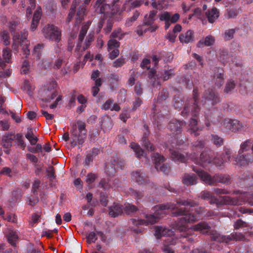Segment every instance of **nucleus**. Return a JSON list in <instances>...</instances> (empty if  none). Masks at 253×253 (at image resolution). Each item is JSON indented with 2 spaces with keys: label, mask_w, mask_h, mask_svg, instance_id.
Listing matches in <instances>:
<instances>
[{
  "label": "nucleus",
  "mask_w": 253,
  "mask_h": 253,
  "mask_svg": "<svg viewBox=\"0 0 253 253\" xmlns=\"http://www.w3.org/2000/svg\"><path fill=\"white\" fill-rule=\"evenodd\" d=\"M183 125L182 122H179L177 120L172 121L169 124V128L173 132L177 134L181 131V127Z\"/></svg>",
  "instance_id": "aec40b11"
},
{
  "label": "nucleus",
  "mask_w": 253,
  "mask_h": 253,
  "mask_svg": "<svg viewBox=\"0 0 253 253\" xmlns=\"http://www.w3.org/2000/svg\"><path fill=\"white\" fill-rule=\"evenodd\" d=\"M214 38L212 36H208L205 39L200 40L199 42L200 45L204 44L206 46H210L213 44L214 42Z\"/></svg>",
  "instance_id": "473e14b6"
},
{
  "label": "nucleus",
  "mask_w": 253,
  "mask_h": 253,
  "mask_svg": "<svg viewBox=\"0 0 253 253\" xmlns=\"http://www.w3.org/2000/svg\"><path fill=\"white\" fill-rule=\"evenodd\" d=\"M179 149L180 148L178 146H176L175 149H169L171 158L175 162L185 163L187 160L188 155L185 156L181 154L179 151Z\"/></svg>",
  "instance_id": "f8f14e48"
},
{
  "label": "nucleus",
  "mask_w": 253,
  "mask_h": 253,
  "mask_svg": "<svg viewBox=\"0 0 253 253\" xmlns=\"http://www.w3.org/2000/svg\"><path fill=\"white\" fill-rule=\"evenodd\" d=\"M120 0H113L111 5L108 4L99 5V12L103 13L108 17L117 14L120 15L125 10V6L129 2V0H126L123 5L120 3Z\"/></svg>",
  "instance_id": "20e7f679"
},
{
  "label": "nucleus",
  "mask_w": 253,
  "mask_h": 253,
  "mask_svg": "<svg viewBox=\"0 0 253 253\" xmlns=\"http://www.w3.org/2000/svg\"><path fill=\"white\" fill-rule=\"evenodd\" d=\"M232 153V151L230 149L225 148L220 158H217L212 151H206L202 153L199 159L195 158L194 155H193L191 156V159L195 164L203 167H207L211 163L215 164L216 166H220L224 163L230 161Z\"/></svg>",
  "instance_id": "f03ea898"
},
{
  "label": "nucleus",
  "mask_w": 253,
  "mask_h": 253,
  "mask_svg": "<svg viewBox=\"0 0 253 253\" xmlns=\"http://www.w3.org/2000/svg\"><path fill=\"white\" fill-rule=\"evenodd\" d=\"M70 132L72 139L71 144L73 147L77 144L82 145L84 143L85 136L80 133H78L76 125L74 126V128L71 130Z\"/></svg>",
  "instance_id": "9d476101"
},
{
  "label": "nucleus",
  "mask_w": 253,
  "mask_h": 253,
  "mask_svg": "<svg viewBox=\"0 0 253 253\" xmlns=\"http://www.w3.org/2000/svg\"><path fill=\"white\" fill-rule=\"evenodd\" d=\"M181 42L188 43L194 41V33L191 30H188L186 32L181 34L179 36Z\"/></svg>",
  "instance_id": "6ab92c4d"
},
{
  "label": "nucleus",
  "mask_w": 253,
  "mask_h": 253,
  "mask_svg": "<svg viewBox=\"0 0 253 253\" xmlns=\"http://www.w3.org/2000/svg\"><path fill=\"white\" fill-rule=\"evenodd\" d=\"M85 11L86 9L84 6H81L80 7L77 14L75 26L80 24L83 20L85 15Z\"/></svg>",
  "instance_id": "7c9ffc66"
},
{
  "label": "nucleus",
  "mask_w": 253,
  "mask_h": 253,
  "mask_svg": "<svg viewBox=\"0 0 253 253\" xmlns=\"http://www.w3.org/2000/svg\"><path fill=\"white\" fill-rule=\"evenodd\" d=\"M164 158L158 153L154 154L153 156V161L155 164V168L158 171L163 172L165 174H167L169 171L170 168L167 165L163 164Z\"/></svg>",
  "instance_id": "6e6552de"
},
{
  "label": "nucleus",
  "mask_w": 253,
  "mask_h": 253,
  "mask_svg": "<svg viewBox=\"0 0 253 253\" xmlns=\"http://www.w3.org/2000/svg\"><path fill=\"white\" fill-rule=\"evenodd\" d=\"M104 24H105V27L104 28L105 34H108L111 31L113 26V21L111 19L106 20H102L99 23V27H103Z\"/></svg>",
  "instance_id": "a878e982"
},
{
  "label": "nucleus",
  "mask_w": 253,
  "mask_h": 253,
  "mask_svg": "<svg viewBox=\"0 0 253 253\" xmlns=\"http://www.w3.org/2000/svg\"><path fill=\"white\" fill-rule=\"evenodd\" d=\"M212 140L215 145H221L223 142V139L216 135H212Z\"/></svg>",
  "instance_id": "774afa93"
},
{
  "label": "nucleus",
  "mask_w": 253,
  "mask_h": 253,
  "mask_svg": "<svg viewBox=\"0 0 253 253\" xmlns=\"http://www.w3.org/2000/svg\"><path fill=\"white\" fill-rule=\"evenodd\" d=\"M235 164L241 166H246L253 163V158L250 154L238 155L234 158Z\"/></svg>",
  "instance_id": "ddd939ff"
},
{
  "label": "nucleus",
  "mask_w": 253,
  "mask_h": 253,
  "mask_svg": "<svg viewBox=\"0 0 253 253\" xmlns=\"http://www.w3.org/2000/svg\"><path fill=\"white\" fill-rule=\"evenodd\" d=\"M234 120L230 119H225L223 121V125L228 129L232 131V128L233 127Z\"/></svg>",
  "instance_id": "4d7b16f0"
},
{
  "label": "nucleus",
  "mask_w": 253,
  "mask_h": 253,
  "mask_svg": "<svg viewBox=\"0 0 253 253\" xmlns=\"http://www.w3.org/2000/svg\"><path fill=\"white\" fill-rule=\"evenodd\" d=\"M157 11L156 10H152L150 11L149 15L145 16V22L149 25H151L153 22L155 20V16Z\"/></svg>",
  "instance_id": "72a5a7b5"
},
{
  "label": "nucleus",
  "mask_w": 253,
  "mask_h": 253,
  "mask_svg": "<svg viewBox=\"0 0 253 253\" xmlns=\"http://www.w3.org/2000/svg\"><path fill=\"white\" fill-rule=\"evenodd\" d=\"M126 34V33H123L121 29H118L113 31L111 35V37L121 40Z\"/></svg>",
  "instance_id": "79ce46f5"
},
{
  "label": "nucleus",
  "mask_w": 253,
  "mask_h": 253,
  "mask_svg": "<svg viewBox=\"0 0 253 253\" xmlns=\"http://www.w3.org/2000/svg\"><path fill=\"white\" fill-rule=\"evenodd\" d=\"M176 243V240L174 239H172L169 238L167 239L166 243L165 244L164 248L163 249V251L165 253H174V252L170 249L169 247L167 246L168 245H174Z\"/></svg>",
  "instance_id": "f704fd0d"
},
{
  "label": "nucleus",
  "mask_w": 253,
  "mask_h": 253,
  "mask_svg": "<svg viewBox=\"0 0 253 253\" xmlns=\"http://www.w3.org/2000/svg\"><path fill=\"white\" fill-rule=\"evenodd\" d=\"M20 20L18 18H14L10 22L9 27L13 34V44L14 49L17 50L19 46H21L24 55L27 57L30 54L29 42L27 40V32L23 31L20 33H16L14 30L18 29L20 27Z\"/></svg>",
  "instance_id": "7ed1b4c3"
},
{
  "label": "nucleus",
  "mask_w": 253,
  "mask_h": 253,
  "mask_svg": "<svg viewBox=\"0 0 253 253\" xmlns=\"http://www.w3.org/2000/svg\"><path fill=\"white\" fill-rule=\"evenodd\" d=\"M176 37V35L173 33L172 32H169L166 36L165 38L171 42H174L175 41V39Z\"/></svg>",
  "instance_id": "e2e57ef3"
},
{
  "label": "nucleus",
  "mask_w": 253,
  "mask_h": 253,
  "mask_svg": "<svg viewBox=\"0 0 253 253\" xmlns=\"http://www.w3.org/2000/svg\"><path fill=\"white\" fill-rule=\"evenodd\" d=\"M78 127L80 133L81 134H83L85 136L86 135V130L85 129V124L82 122H78Z\"/></svg>",
  "instance_id": "bf43d9fd"
},
{
  "label": "nucleus",
  "mask_w": 253,
  "mask_h": 253,
  "mask_svg": "<svg viewBox=\"0 0 253 253\" xmlns=\"http://www.w3.org/2000/svg\"><path fill=\"white\" fill-rule=\"evenodd\" d=\"M2 56L6 63L9 62L11 57V50L7 47L4 48L3 50Z\"/></svg>",
  "instance_id": "49530a36"
},
{
  "label": "nucleus",
  "mask_w": 253,
  "mask_h": 253,
  "mask_svg": "<svg viewBox=\"0 0 253 253\" xmlns=\"http://www.w3.org/2000/svg\"><path fill=\"white\" fill-rule=\"evenodd\" d=\"M210 226L205 222H201L193 226V229L195 231H200L203 233H207L209 229Z\"/></svg>",
  "instance_id": "bb28decb"
},
{
  "label": "nucleus",
  "mask_w": 253,
  "mask_h": 253,
  "mask_svg": "<svg viewBox=\"0 0 253 253\" xmlns=\"http://www.w3.org/2000/svg\"><path fill=\"white\" fill-rule=\"evenodd\" d=\"M233 125L232 131H241L245 129V126L238 120H234Z\"/></svg>",
  "instance_id": "c9c22d12"
},
{
  "label": "nucleus",
  "mask_w": 253,
  "mask_h": 253,
  "mask_svg": "<svg viewBox=\"0 0 253 253\" xmlns=\"http://www.w3.org/2000/svg\"><path fill=\"white\" fill-rule=\"evenodd\" d=\"M87 242L89 244H91L95 242L97 240V237L95 233L93 232H90L86 236Z\"/></svg>",
  "instance_id": "13d9d810"
},
{
  "label": "nucleus",
  "mask_w": 253,
  "mask_h": 253,
  "mask_svg": "<svg viewBox=\"0 0 253 253\" xmlns=\"http://www.w3.org/2000/svg\"><path fill=\"white\" fill-rule=\"evenodd\" d=\"M197 90L194 89L193 90V98L194 99V103L192 106V109H191V114L193 116H196L199 112V109L198 106V102L197 99Z\"/></svg>",
  "instance_id": "2f4dec72"
},
{
  "label": "nucleus",
  "mask_w": 253,
  "mask_h": 253,
  "mask_svg": "<svg viewBox=\"0 0 253 253\" xmlns=\"http://www.w3.org/2000/svg\"><path fill=\"white\" fill-rule=\"evenodd\" d=\"M194 170L197 173L201 179L207 184L212 185L218 182L220 183H226L229 180V176L228 175L215 174L211 177L207 172L202 170Z\"/></svg>",
  "instance_id": "39448f33"
},
{
  "label": "nucleus",
  "mask_w": 253,
  "mask_h": 253,
  "mask_svg": "<svg viewBox=\"0 0 253 253\" xmlns=\"http://www.w3.org/2000/svg\"><path fill=\"white\" fill-rule=\"evenodd\" d=\"M149 26L146 22H144V24L137 26L135 30L136 33L139 36H141L143 33L147 31V27Z\"/></svg>",
  "instance_id": "c03bdc74"
},
{
  "label": "nucleus",
  "mask_w": 253,
  "mask_h": 253,
  "mask_svg": "<svg viewBox=\"0 0 253 253\" xmlns=\"http://www.w3.org/2000/svg\"><path fill=\"white\" fill-rule=\"evenodd\" d=\"M220 202L223 204L230 205H237L240 204L238 200L229 196H222L220 197Z\"/></svg>",
  "instance_id": "393cba45"
},
{
  "label": "nucleus",
  "mask_w": 253,
  "mask_h": 253,
  "mask_svg": "<svg viewBox=\"0 0 253 253\" xmlns=\"http://www.w3.org/2000/svg\"><path fill=\"white\" fill-rule=\"evenodd\" d=\"M234 226L235 229H239L241 228L248 227V225L246 222L242 221V220L238 219L235 222Z\"/></svg>",
  "instance_id": "5fc2aeb1"
},
{
  "label": "nucleus",
  "mask_w": 253,
  "mask_h": 253,
  "mask_svg": "<svg viewBox=\"0 0 253 253\" xmlns=\"http://www.w3.org/2000/svg\"><path fill=\"white\" fill-rule=\"evenodd\" d=\"M43 48V44H38L34 48V53L36 55L37 57L40 59V54Z\"/></svg>",
  "instance_id": "6e6d98bb"
},
{
  "label": "nucleus",
  "mask_w": 253,
  "mask_h": 253,
  "mask_svg": "<svg viewBox=\"0 0 253 253\" xmlns=\"http://www.w3.org/2000/svg\"><path fill=\"white\" fill-rule=\"evenodd\" d=\"M208 105H214L220 101L218 94L213 90H208L204 94V99L203 100Z\"/></svg>",
  "instance_id": "9b49d317"
},
{
  "label": "nucleus",
  "mask_w": 253,
  "mask_h": 253,
  "mask_svg": "<svg viewBox=\"0 0 253 253\" xmlns=\"http://www.w3.org/2000/svg\"><path fill=\"white\" fill-rule=\"evenodd\" d=\"M96 175L95 174L90 173L86 177V182L88 184H90L95 180Z\"/></svg>",
  "instance_id": "69168bd1"
},
{
  "label": "nucleus",
  "mask_w": 253,
  "mask_h": 253,
  "mask_svg": "<svg viewBox=\"0 0 253 253\" xmlns=\"http://www.w3.org/2000/svg\"><path fill=\"white\" fill-rule=\"evenodd\" d=\"M77 5V2L76 1V0H74L73 1L72 4L71 5L68 17L66 20L67 23L70 22L71 20L72 19L73 16L74 15V13L76 11V8Z\"/></svg>",
  "instance_id": "4c0bfd02"
},
{
  "label": "nucleus",
  "mask_w": 253,
  "mask_h": 253,
  "mask_svg": "<svg viewBox=\"0 0 253 253\" xmlns=\"http://www.w3.org/2000/svg\"><path fill=\"white\" fill-rule=\"evenodd\" d=\"M157 212L154 214H147L145 215V219L132 218L131 221L134 225H146L153 224L158 222L159 219L163 213V211L171 209L173 210L172 214L174 216L183 215V217L178 218L175 228L180 231H185L186 227L185 224L187 223L193 222L197 220V217L195 215L189 213L187 208H177L176 206L172 203L157 206Z\"/></svg>",
  "instance_id": "f257e3e1"
},
{
  "label": "nucleus",
  "mask_w": 253,
  "mask_h": 253,
  "mask_svg": "<svg viewBox=\"0 0 253 253\" xmlns=\"http://www.w3.org/2000/svg\"><path fill=\"white\" fill-rule=\"evenodd\" d=\"M132 177L133 180H135L137 182L142 183L143 181V175L142 173L139 171H135L133 172Z\"/></svg>",
  "instance_id": "de8ad7c7"
},
{
  "label": "nucleus",
  "mask_w": 253,
  "mask_h": 253,
  "mask_svg": "<svg viewBox=\"0 0 253 253\" xmlns=\"http://www.w3.org/2000/svg\"><path fill=\"white\" fill-rule=\"evenodd\" d=\"M238 14V11L236 9H228L225 13V17L227 18H232L235 17Z\"/></svg>",
  "instance_id": "864d4df0"
},
{
  "label": "nucleus",
  "mask_w": 253,
  "mask_h": 253,
  "mask_svg": "<svg viewBox=\"0 0 253 253\" xmlns=\"http://www.w3.org/2000/svg\"><path fill=\"white\" fill-rule=\"evenodd\" d=\"M14 140V134L12 133H6L3 135L2 139V143L4 151L6 154H9V148L12 145V141Z\"/></svg>",
  "instance_id": "dca6fc26"
},
{
  "label": "nucleus",
  "mask_w": 253,
  "mask_h": 253,
  "mask_svg": "<svg viewBox=\"0 0 253 253\" xmlns=\"http://www.w3.org/2000/svg\"><path fill=\"white\" fill-rule=\"evenodd\" d=\"M173 231L163 226H156L155 228V236L159 239L162 236H171L173 235Z\"/></svg>",
  "instance_id": "4468645a"
},
{
  "label": "nucleus",
  "mask_w": 253,
  "mask_h": 253,
  "mask_svg": "<svg viewBox=\"0 0 253 253\" xmlns=\"http://www.w3.org/2000/svg\"><path fill=\"white\" fill-rule=\"evenodd\" d=\"M202 129L197 126V121L195 119H191L189 125L188 132L192 135L196 136L200 134Z\"/></svg>",
  "instance_id": "a211bd4d"
},
{
  "label": "nucleus",
  "mask_w": 253,
  "mask_h": 253,
  "mask_svg": "<svg viewBox=\"0 0 253 253\" xmlns=\"http://www.w3.org/2000/svg\"><path fill=\"white\" fill-rule=\"evenodd\" d=\"M170 15V13L167 11L162 13L159 15L160 19L161 21H165V29H168L170 25V23L169 22Z\"/></svg>",
  "instance_id": "c756f323"
},
{
  "label": "nucleus",
  "mask_w": 253,
  "mask_h": 253,
  "mask_svg": "<svg viewBox=\"0 0 253 253\" xmlns=\"http://www.w3.org/2000/svg\"><path fill=\"white\" fill-rule=\"evenodd\" d=\"M88 27V25H84L82 27V29L80 32V34L79 36V40L80 42H82L83 40H84V37L85 35H86V32L87 31Z\"/></svg>",
  "instance_id": "603ef678"
},
{
  "label": "nucleus",
  "mask_w": 253,
  "mask_h": 253,
  "mask_svg": "<svg viewBox=\"0 0 253 253\" xmlns=\"http://www.w3.org/2000/svg\"><path fill=\"white\" fill-rule=\"evenodd\" d=\"M183 182L185 185H194L197 182V178L194 174H186L183 178Z\"/></svg>",
  "instance_id": "b1692460"
},
{
  "label": "nucleus",
  "mask_w": 253,
  "mask_h": 253,
  "mask_svg": "<svg viewBox=\"0 0 253 253\" xmlns=\"http://www.w3.org/2000/svg\"><path fill=\"white\" fill-rule=\"evenodd\" d=\"M215 85L217 88H220L222 85L225 79V76L222 69H218L215 71L213 75Z\"/></svg>",
  "instance_id": "2eb2a0df"
},
{
  "label": "nucleus",
  "mask_w": 253,
  "mask_h": 253,
  "mask_svg": "<svg viewBox=\"0 0 253 253\" xmlns=\"http://www.w3.org/2000/svg\"><path fill=\"white\" fill-rule=\"evenodd\" d=\"M215 241L219 242L228 243L232 240L242 241L244 239V235L240 233H235L231 235V236L228 235H222L220 234H216L213 236Z\"/></svg>",
  "instance_id": "1a4fd4ad"
},
{
  "label": "nucleus",
  "mask_w": 253,
  "mask_h": 253,
  "mask_svg": "<svg viewBox=\"0 0 253 253\" xmlns=\"http://www.w3.org/2000/svg\"><path fill=\"white\" fill-rule=\"evenodd\" d=\"M200 197L204 200L208 199L210 200V203L212 204L217 203V199L208 191H202L200 195Z\"/></svg>",
  "instance_id": "5701e85b"
},
{
  "label": "nucleus",
  "mask_w": 253,
  "mask_h": 253,
  "mask_svg": "<svg viewBox=\"0 0 253 253\" xmlns=\"http://www.w3.org/2000/svg\"><path fill=\"white\" fill-rule=\"evenodd\" d=\"M26 138L30 141L31 145H35L38 141V138L33 135L32 129L28 130L25 135Z\"/></svg>",
  "instance_id": "ea45409f"
},
{
  "label": "nucleus",
  "mask_w": 253,
  "mask_h": 253,
  "mask_svg": "<svg viewBox=\"0 0 253 253\" xmlns=\"http://www.w3.org/2000/svg\"><path fill=\"white\" fill-rule=\"evenodd\" d=\"M42 33L45 38L59 42L61 40V31L58 28L53 25H47L42 29Z\"/></svg>",
  "instance_id": "423d86ee"
},
{
  "label": "nucleus",
  "mask_w": 253,
  "mask_h": 253,
  "mask_svg": "<svg viewBox=\"0 0 253 253\" xmlns=\"http://www.w3.org/2000/svg\"><path fill=\"white\" fill-rule=\"evenodd\" d=\"M18 239V235L16 231L10 230L7 234V240L12 246H15Z\"/></svg>",
  "instance_id": "c85d7f7f"
},
{
  "label": "nucleus",
  "mask_w": 253,
  "mask_h": 253,
  "mask_svg": "<svg viewBox=\"0 0 253 253\" xmlns=\"http://www.w3.org/2000/svg\"><path fill=\"white\" fill-rule=\"evenodd\" d=\"M1 37L4 45H7L9 44V36L7 31H2L1 33Z\"/></svg>",
  "instance_id": "3c124183"
},
{
  "label": "nucleus",
  "mask_w": 253,
  "mask_h": 253,
  "mask_svg": "<svg viewBox=\"0 0 253 253\" xmlns=\"http://www.w3.org/2000/svg\"><path fill=\"white\" fill-rule=\"evenodd\" d=\"M142 145L144 146V147L148 150L150 151H154V147L151 143V142L146 139V137H144L142 138Z\"/></svg>",
  "instance_id": "8fccbe9b"
},
{
  "label": "nucleus",
  "mask_w": 253,
  "mask_h": 253,
  "mask_svg": "<svg viewBox=\"0 0 253 253\" xmlns=\"http://www.w3.org/2000/svg\"><path fill=\"white\" fill-rule=\"evenodd\" d=\"M124 211L123 206L119 203H114L109 208V213L112 217H116L121 215Z\"/></svg>",
  "instance_id": "f3484780"
},
{
  "label": "nucleus",
  "mask_w": 253,
  "mask_h": 253,
  "mask_svg": "<svg viewBox=\"0 0 253 253\" xmlns=\"http://www.w3.org/2000/svg\"><path fill=\"white\" fill-rule=\"evenodd\" d=\"M235 31L233 29L229 30L225 32L224 38L226 40H229L233 38Z\"/></svg>",
  "instance_id": "0e129e2a"
},
{
  "label": "nucleus",
  "mask_w": 253,
  "mask_h": 253,
  "mask_svg": "<svg viewBox=\"0 0 253 253\" xmlns=\"http://www.w3.org/2000/svg\"><path fill=\"white\" fill-rule=\"evenodd\" d=\"M139 12L137 11H135L133 14V16L128 18L126 21L125 26L126 27H129L132 25L134 22H135L139 16Z\"/></svg>",
  "instance_id": "e433bc0d"
},
{
  "label": "nucleus",
  "mask_w": 253,
  "mask_h": 253,
  "mask_svg": "<svg viewBox=\"0 0 253 253\" xmlns=\"http://www.w3.org/2000/svg\"><path fill=\"white\" fill-rule=\"evenodd\" d=\"M251 142L250 140H247L241 144L240 148L239 150V155H241L245 151H247L250 147Z\"/></svg>",
  "instance_id": "a18cd8bd"
},
{
  "label": "nucleus",
  "mask_w": 253,
  "mask_h": 253,
  "mask_svg": "<svg viewBox=\"0 0 253 253\" xmlns=\"http://www.w3.org/2000/svg\"><path fill=\"white\" fill-rule=\"evenodd\" d=\"M207 15L209 22L212 23L218 18L219 12L217 8L214 7L208 10Z\"/></svg>",
  "instance_id": "4be33fe9"
},
{
  "label": "nucleus",
  "mask_w": 253,
  "mask_h": 253,
  "mask_svg": "<svg viewBox=\"0 0 253 253\" xmlns=\"http://www.w3.org/2000/svg\"><path fill=\"white\" fill-rule=\"evenodd\" d=\"M102 82L100 79H97L95 81V85L93 86L91 89V92L93 96H95L99 91V87L101 85Z\"/></svg>",
  "instance_id": "a19ab883"
},
{
  "label": "nucleus",
  "mask_w": 253,
  "mask_h": 253,
  "mask_svg": "<svg viewBox=\"0 0 253 253\" xmlns=\"http://www.w3.org/2000/svg\"><path fill=\"white\" fill-rule=\"evenodd\" d=\"M124 211L127 214L132 213L137 210V208L134 205L127 204L124 208Z\"/></svg>",
  "instance_id": "09e8293b"
},
{
  "label": "nucleus",
  "mask_w": 253,
  "mask_h": 253,
  "mask_svg": "<svg viewBox=\"0 0 253 253\" xmlns=\"http://www.w3.org/2000/svg\"><path fill=\"white\" fill-rule=\"evenodd\" d=\"M235 85V83L233 80L227 81L224 86V92L225 93H229L234 89Z\"/></svg>",
  "instance_id": "58836bf2"
},
{
  "label": "nucleus",
  "mask_w": 253,
  "mask_h": 253,
  "mask_svg": "<svg viewBox=\"0 0 253 253\" xmlns=\"http://www.w3.org/2000/svg\"><path fill=\"white\" fill-rule=\"evenodd\" d=\"M107 44L108 51H110L112 49L117 48L120 45V43L117 40L112 39L109 40Z\"/></svg>",
  "instance_id": "37998d69"
},
{
  "label": "nucleus",
  "mask_w": 253,
  "mask_h": 253,
  "mask_svg": "<svg viewBox=\"0 0 253 253\" xmlns=\"http://www.w3.org/2000/svg\"><path fill=\"white\" fill-rule=\"evenodd\" d=\"M9 128V124L6 121H0V129L6 131Z\"/></svg>",
  "instance_id": "680f3d73"
},
{
  "label": "nucleus",
  "mask_w": 253,
  "mask_h": 253,
  "mask_svg": "<svg viewBox=\"0 0 253 253\" xmlns=\"http://www.w3.org/2000/svg\"><path fill=\"white\" fill-rule=\"evenodd\" d=\"M56 87V83L54 81L51 82L50 84L46 86L47 91L51 92V95L46 97V101L51 102L54 99H55L54 102L49 106L50 109H54L56 107L58 102L61 99L60 96H57V95L55 89Z\"/></svg>",
  "instance_id": "0eeeda50"
},
{
  "label": "nucleus",
  "mask_w": 253,
  "mask_h": 253,
  "mask_svg": "<svg viewBox=\"0 0 253 253\" xmlns=\"http://www.w3.org/2000/svg\"><path fill=\"white\" fill-rule=\"evenodd\" d=\"M42 15V9L38 8L35 12L33 19L37 21H40Z\"/></svg>",
  "instance_id": "338daca9"
},
{
  "label": "nucleus",
  "mask_w": 253,
  "mask_h": 253,
  "mask_svg": "<svg viewBox=\"0 0 253 253\" xmlns=\"http://www.w3.org/2000/svg\"><path fill=\"white\" fill-rule=\"evenodd\" d=\"M22 135L20 134H17L16 135H14V139H15L18 143L19 146L24 148L25 147V143L23 140L22 139Z\"/></svg>",
  "instance_id": "052dcab7"
},
{
  "label": "nucleus",
  "mask_w": 253,
  "mask_h": 253,
  "mask_svg": "<svg viewBox=\"0 0 253 253\" xmlns=\"http://www.w3.org/2000/svg\"><path fill=\"white\" fill-rule=\"evenodd\" d=\"M130 147L133 150V151L135 152L137 157L141 158V157L145 156V153L144 151L138 144L135 143H131L130 145Z\"/></svg>",
  "instance_id": "cd10ccee"
},
{
  "label": "nucleus",
  "mask_w": 253,
  "mask_h": 253,
  "mask_svg": "<svg viewBox=\"0 0 253 253\" xmlns=\"http://www.w3.org/2000/svg\"><path fill=\"white\" fill-rule=\"evenodd\" d=\"M102 108L105 110H111V111H119L120 107L117 103H114L113 100L108 99L102 105Z\"/></svg>",
  "instance_id": "412c9836"
}]
</instances>
